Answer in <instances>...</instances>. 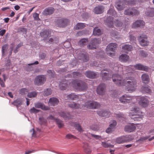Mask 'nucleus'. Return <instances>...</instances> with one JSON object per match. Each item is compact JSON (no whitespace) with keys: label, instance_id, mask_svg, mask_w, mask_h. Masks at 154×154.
I'll return each mask as SVG.
<instances>
[{"label":"nucleus","instance_id":"nucleus-53","mask_svg":"<svg viewBox=\"0 0 154 154\" xmlns=\"http://www.w3.org/2000/svg\"><path fill=\"white\" fill-rule=\"evenodd\" d=\"M39 110L35 109L34 107H33L30 109L29 112L32 114H36L39 112Z\"/></svg>","mask_w":154,"mask_h":154},{"label":"nucleus","instance_id":"nucleus-6","mask_svg":"<svg viewBox=\"0 0 154 154\" xmlns=\"http://www.w3.org/2000/svg\"><path fill=\"white\" fill-rule=\"evenodd\" d=\"M137 101L139 105L143 107H146L148 105L149 100L145 97L136 96L134 97Z\"/></svg>","mask_w":154,"mask_h":154},{"label":"nucleus","instance_id":"nucleus-21","mask_svg":"<svg viewBox=\"0 0 154 154\" xmlns=\"http://www.w3.org/2000/svg\"><path fill=\"white\" fill-rule=\"evenodd\" d=\"M117 47V44L116 43H110L106 47V51H114Z\"/></svg>","mask_w":154,"mask_h":154},{"label":"nucleus","instance_id":"nucleus-54","mask_svg":"<svg viewBox=\"0 0 154 154\" xmlns=\"http://www.w3.org/2000/svg\"><path fill=\"white\" fill-rule=\"evenodd\" d=\"M44 92V95L47 96L51 94L52 92L51 89L50 88H47L45 90Z\"/></svg>","mask_w":154,"mask_h":154},{"label":"nucleus","instance_id":"nucleus-12","mask_svg":"<svg viewBox=\"0 0 154 154\" xmlns=\"http://www.w3.org/2000/svg\"><path fill=\"white\" fill-rule=\"evenodd\" d=\"M139 12L134 8H129L124 11V14L127 15L134 16L138 15Z\"/></svg>","mask_w":154,"mask_h":154},{"label":"nucleus","instance_id":"nucleus-59","mask_svg":"<svg viewBox=\"0 0 154 154\" xmlns=\"http://www.w3.org/2000/svg\"><path fill=\"white\" fill-rule=\"evenodd\" d=\"M28 90L25 88H22L20 90V93L21 94H25L28 92Z\"/></svg>","mask_w":154,"mask_h":154},{"label":"nucleus","instance_id":"nucleus-5","mask_svg":"<svg viewBox=\"0 0 154 154\" xmlns=\"http://www.w3.org/2000/svg\"><path fill=\"white\" fill-rule=\"evenodd\" d=\"M77 58L79 60H82L83 62H86L89 60L88 54L85 51L81 50H78L76 52Z\"/></svg>","mask_w":154,"mask_h":154},{"label":"nucleus","instance_id":"nucleus-20","mask_svg":"<svg viewBox=\"0 0 154 154\" xmlns=\"http://www.w3.org/2000/svg\"><path fill=\"white\" fill-rule=\"evenodd\" d=\"M64 97H66L68 99L72 100H78L79 99V96L75 94L74 93H71L69 94H66L64 95Z\"/></svg>","mask_w":154,"mask_h":154},{"label":"nucleus","instance_id":"nucleus-36","mask_svg":"<svg viewBox=\"0 0 154 154\" xmlns=\"http://www.w3.org/2000/svg\"><path fill=\"white\" fill-rule=\"evenodd\" d=\"M93 33L95 35L99 36L101 35L102 32L100 29L97 27H96L94 29Z\"/></svg>","mask_w":154,"mask_h":154},{"label":"nucleus","instance_id":"nucleus-24","mask_svg":"<svg viewBox=\"0 0 154 154\" xmlns=\"http://www.w3.org/2000/svg\"><path fill=\"white\" fill-rule=\"evenodd\" d=\"M58 99L55 97H52L50 99L48 104L50 105L54 106L58 104Z\"/></svg>","mask_w":154,"mask_h":154},{"label":"nucleus","instance_id":"nucleus-57","mask_svg":"<svg viewBox=\"0 0 154 154\" xmlns=\"http://www.w3.org/2000/svg\"><path fill=\"white\" fill-rule=\"evenodd\" d=\"M95 63H96V62L94 63L93 64V65L95 66H99L102 68H104L105 67L106 65L104 63H102V64L101 63L100 64H98Z\"/></svg>","mask_w":154,"mask_h":154},{"label":"nucleus","instance_id":"nucleus-43","mask_svg":"<svg viewBox=\"0 0 154 154\" xmlns=\"http://www.w3.org/2000/svg\"><path fill=\"white\" fill-rule=\"evenodd\" d=\"M116 141L117 143L119 144L125 143L124 136L117 138L116 139Z\"/></svg>","mask_w":154,"mask_h":154},{"label":"nucleus","instance_id":"nucleus-28","mask_svg":"<svg viewBox=\"0 0 154 154\" xmlns=\"http://www.w3.org/2000/svg\"><path fill=\"white\" fill-rule=\"evenodd\" d=\"M85 74L86 77L90 79H94L95 78L97 75L96 73L90 71L86 72Z\"/></svg>","mask_w":154,"mask_h":154},{"label":"nucleus","instance_id":"nucleus-33","mask_svg":"<svg viewBox=\"0 0 154 154\" xmlns=\"http://www.w3.org/2000/svg\"><path fill=\"white\" fill-rule=\"evenodd\" d=\"M101 74L102 75V79L104 81L109 80L111 79V75H110L109 73L106 72L103 73L102 72Z\"/></svg>","mask_w":154,"mask_h":154},{"label":"nucleus","instance_id":"nucleus-35","mask_svg":"<svg viewBox=\"0 0 154 154\" xmlns=\"http://www.w3.org/2000/svg\"><path fill=\"white\" fill-rule=\"evenodd\" d=\"M117 117L121 122H123L126 119V117L125 115L122 113H119L117 115Z\"/></svg>","mask_w":154,"mask_h":154},{"label":"nucleus","instance_id":"nucleus-32","mask_svg":"<svg viewBox=\"0 0 154 154\" xmlns=\"http://www.w3.org/2000/svg\"><path fill=\"white\" fill-rule=\"evenodd\" d=\"M141 79L143 82L144 83H147L149 81V76L146 74H143L141 76Z\"/></svg>","mask_w":154,"mask_h":154},{"label":"nucleus","instance_id":"nucleus-49","mask_svg":"<svg viewBox=\"0 0 154 154\" xmlns=\"http://www.w3.org/2000/svg\"><path fill=\"white\" fill-rule=\"evenodd\" d=\"M88 31L86 30H83L81 31H79L76 34V35L77 36H81L86 34L87 33Z\"/></svg>","mask_w":154,"mask_h":154},{"label":"nucleus","instance_id":"nucleus-23","mask_svg":"<svg viewBox=\"0 0 154 154\" xmlns=\"http://www.w3.org/2000/svg\"><path fill=\"white\" fill-rule=\"evenodd\" d=\"M97 113L100 116L108 117L110 114V112L108 111L101 110L97 112Z\"/></svg>","mask_w":154,"mask_h":154},{"label":"nucleus","instance_id":"nucleus-41","mask_svg":"<svg viewBox=\"0 0 154 154\" xmlns=\"http://www.w3.org/2000/svg\"><path fill=\"white\" fill-rule=\"evenodd\" d=\"M83 147L85 152L89 154L91 152V149L87 143H85L83 145Z\"/></svg>","mask_w":154,"mask_h":154},{"label":"nucleus","instance_id":"nucleus-58","mask_svg":"<svg viewBox=\"0 0 154 154\" xmlns=\"http://www.w3.org/2000/svg\"><path fill=\"white\" fill-rule=\"evenodd\" d=\"M73 77L74 78H76L78 77L81 76V74L79 72H73L72 73Z\"/></svg>","mask_w":154,"mask_h":154},{"label":"nucleus","instance_id":"nucleus-56","mask_svg":"<svg viewBox=\"0 0 154 154\" xmlns=\"http://www.w3.org/2000/svg\"><path fill=\"white\" fill-rule=\"evenodd\" d=\"M23 45V43H19L14 50V53H16L18 51L19 48L22 46Z\"/></svg>","mask_w":154,"mask_h":154},{"label":"nucleus","instance_id":"nucleus-1","mask_svg":"<svg viewBox=\"0 0 154 154\" xmlns=\"http://www.w3.org/2000/svg\"><path fill=\"white\" fill-rule=\"evenodd\" d=\"M112 78L113 82L118 86H122L127 85L125 90L127 91H131L135 90L137 86V82L134 78L128 76L126 78V80H129L126 82L125 79H123L121 75L117 74H114Z\"/></svg>","mask_w":154,"mask_h":154},{"label":"nucleus","instance_id":"nucleus-8","mask_svg":"<svg viewBox=\"0 0 154 154\" xmlns=\"http://www.w3.org/2000/svg\"><path fill=\"white\" fill-rule=\"evenodd\" d=\"M46 79L45 75H37L34 79V84L35 85L38 86L42 85L45 83Z\"/></svg>","mask_w":154,"mask_h":154},{"label":"nucleus","instance_id":"nucleus-14","mask_svg":"<svg viewBox=\"0 0 154 154\" xmlns=\"http://www.w3.org/2000/svg\"><path fill=\"white\" fill-rule=\"evenodd\" d=\"M105 84L103 83L100 84L98 86L97 88V93L100 95H103L105 91Z\"/></svg>","mask_w":154,"mask_h":154},{"label":"nucleus","instance_id":"nucleus-61","mask_svg":"<svg viewBox=\"0 0 154 154\" xmlns=\"http://www.w3.org/2000/svg\"><path fill=\"white\" fill-rule=\"evenodd\" d=\"M33 17L34 20L37 21H38L40 20L39 17V14L36 13L33 14Z\"/></svg>","mask_w":154,"mask_h":154},{"label":"nucleus","instance_id":"nucleus-30","mask_svg":"<svg viewBox=\"0 0 154 154\" xmlns=\"http://www.w3.org/2000/svg\"><path fill=\"white\" fill-rule=\"evenodd\" d=\"M129 58V57L126 54H121L119 57V60L120 61L123 62H126Z\"/></svg>","mask_w":154,"mask_h":154},{"label":"nucleus","instance_id":"nucleus-60","mask_svg":"<svg viewBox=\"0 0 154 154\" xmlns=\"http://www.w3.org/2000/svg\"><path fill=\"white\" fill-rule=\"evenodd\" d=\"M116 125V121L115 120H113L112 121V123L110 124L109 127L113 129L114 128Z\"/></svg>","mask_w":154,"mask_h":154},{"label":"nucleus","instance_id":"nucleus-9","mask_svg":"<svg viewBox=\"0 0 154 154\" xmlns=\"http://www.w3.org/2000/svg\"><path fill=\"white\" fill-rule=\"evenodd\" d=\"M85 106L89 109H96L100 107V104L96 101H88L85 103Z\"/></svg>","mask_w":154,"mask_h":154},{"label":"nucleus","instance_id":"nucleus-62","mask_svg":"<svg viewBox=\"0 0 154 154\" xmlns=\"http://www.w3.org/2000/svg\"><path fill=\"white\" fill-rule=\"evenodd\" d=\"M47 72L51 77H54V72L53 70L49 69L47 71Z\"/></svg>","mask_w":154,"mask_h":154},{"label":"nucleus","instance_id":"nucleus-40","mask_svg":"<svg viewBox=\"0 0 154 154\" xmlns=\"http://www.w3.org/2000/svg\"><path fill=\"white\" fill-rule=\"evenodd\" d=\"M142 92L143 93H150L151 92L150 87L148 86L143 87L142 88Z\"/></svg>","mask_w":154,"mask_h":154},{"label":"nucleus","instance_id":"nucleus-46","mask_svg":"<svg viewBox=\"0 0 154 154\" xmlns=\"http://www.w3.org/2000/svg\"><path fill=\"white\" fill-rule=\"evenodd\" d=\"M124 137L125 142L130 141L134 139L133 137L131 135L124 136Z\"/></svg>","mask_w":154,"mask_h":154},{"label":"nucleus","instance_id":"nucleus-50","mask_svg":"<svg viewBox=\"0 0 154 154\" xmlns=\"http://www.w3.org/2000/svg\"><path fill=\"white\" fill-rule=\"evenodd\" d=\"M37 92L35 91H32L29 93L27 94L28 97L29 98L34 97L36 96Z\"/></svg>","mask_w":154,"mask_h":154},{"label":"nucleus","instance_id":"nucleus-45","mask_svg":"<svg viewBox=\"0 0 154 154\" xmlns=\"http://www.w3.org/2000/svg\"><path fill=\"white\" fill-rule=\"evenodd\" d=\"M8 48V45L5 44L4 45L2 48V54L3 56H4L6 54V52Z\"/></svg>","mask_w":154,"mask_h":154},{"label":"nucleus","instance_id":"nucleus-18","mask_svg":"<svg viewBox=\"0 0 154 154\" xmlns=\"http://www.w3.org/2000/svg\"><path fill=\"white\" fill-rule=\"evenodd\" d=\"M136 128L135 125L132 123L126 125L125 128V131L131 132L134 131Z\"/></svg>","mask_w":154,"mask_h":154},{"label":"nucleus","instance_id":"nucleus-38","mask_svg":"<svg viewBox=\"0 0 154 154\" xmlns=\"http://www.w3.org/2000/svg\"><path fill=\"white\" fill-rule=\"evenodd\" d=\"M68 106L72 108L76 109L79 108L80 107L79 104L74 103L73 102L72 103L68 104Z\"/></svg>","mask_w":154,"mask_h":154},{"label":"nucleus","instance_id":"nucleus-11","mask_svg":"<svg viewBox=\"0 0 154 154\" xmlns=\"http://www.w3.org/2000/svg\"><path fill=\"white\" fill-rule=\"evenodd\" d=\"M56 25L60 27H64L69 23V20L67 19H57L55 20Z\"/></svg>","mask_w":154,"mask_h":154},{"label":"nucleus","instance_id":"nucleus-15","mask_svg":"<svg viewBox=\"0 0 154 154\" xmlns=\"http://www.w3.org/2000/svg\"><path fill=\"white\" fill-rule=\"evenodd\" d=\"M125 3L124 2L119 0L116 3L115 7L118 11L123 10L125 7Z\"/></svg>","mask_w":154,"mask_h":154},{"label":"nucleus","instance_id":"nucleus-13","mask_svg":"<svg viewBox=\"0 0 154 154\" xmlns=\"http://www.w3.org/2000/svg\"><path fill=\"white\" fill-rule=\"evenodd\" d=\"M147 36L145 35L142 34L138 37V40L140 45L142 46L148 45L149 42L146 40Z\"/></svg>","mask_w":154,"mask_h":154},{"label":"nucleus","instance_id":"nucleus-39","mask_svg":"<svg viewBox=\"0 0 154 154\" xmlns=\"http://www.w3.org/2000/svg\"><path fill=\"white\" fill-rule=\"evenodd\" d=\"M114 22L116 26L117 27H119V29H122L123 28L124 29V28L122 27V23L120 21H119L118 20H116Z\"/></svg>","mask_w":154,"mask_h":154},{"label":"nucleus","instance_id":"nucleus-3","mask_svg":"<svg viewBox=\"0 0 154 154\" xmlns=\"http://www.w3.org/2000/svg\"><path fill=\"white\" fill-rule=\"evenodd\" d=\"M129 116L135 121H140L143 117V113L137 106L133 107L129 113Z\"/></svg>","mask_w":154,"mask_h":154},{"label":"nucleus","instance_id":"nucleus-7","mask_svg":"<svg viewBox=\"0 0 154 154\" xmlns=\"http://www.w3.org/2000/svg\"><path fill=\"white\" fill-rule=\"evenodd\" d=\"M100 42L101 39L100 38H92L91 42L87 46V48L91 50L95 49Z\"/></svg>","mask_w":154,"mask_h":154},{"label":"nucleus","instance_id":"nucleus-19","mask_svg":"<svg viewBox=\"0 0 154 154\" xmlns=\"http://www.w3.org/2000/svg\"><path fill=\"white\" fill-rule=\"evenodd\" d=\"M35 107L37 108H40L42 110H47L49 109V108L48 106H46L44 104L41 103H35Z\"/></svg>","mask_w":154,"mask_h":154},{"label":"nucleus","instance_id":"nucleus-44","mask_svg":"<svg viewBox=\"0 0 154 154\" xmlns=\"http://www.w3.org/2000/svg\"><path fill=\"white\" fill-rule=\"evenodd\" d=\"M56 123L59 128H61L64 126V123L62 121L60 120L59 119H56Z\"/></svg>","mask_w":154,"mask_h":154},{"label":"nucleus","instance_id":"nucleus-27","mask_svg":"<svg viewBox=\"0 0 154 154\" xmlns=\"http://www.w3.org/2000/svg\"><path fill=\"white\" fill-rule=\"evenodd\" d=\"M145 14L147 16L150 17L154 16V8H148L145 12Z\"/></svg>","mask_w":154,"mask_h":154},{"label":"nucleus","instance_id":"nucleus-25","mask_svg":"<svg viewBox=\"0 0 154 154\" xmlns=\"http://www.w3.org/2000/svg\"><path fill=\"white\" fill-rule=\"evenodd\" d=\"M134 68L140 70L147 71L148 68L146 66H144L140 64H136L134 66Z\"/></svg>","mask_w":154,"mask_h":154},{"label":"nucleus","instance_id":"nucleus-64","mask_svg":"<svg viewBox=\"0 0 154 154\" xmlns=\"http://www.w3.org/2000/svg\"><path fill=\"white\" fill-rule=\"evenodd\" d=\"M71 45L70 43L68 41H66L64 42L63 45L64 47L66 48H68Z\"/></svg>","mask_w":154,"mask_h":154},{"label":"nucleus","instance_id":"nucleus-37","mask_svg":"<svg viewBox=\"0 0 154 154\" xmlns=\"http://www.w3.org/2000/svg\"><path fill=\"white\" fill-rule=\"evenodd\" d=\"M85 27V24L84 23H77L74 28L75 29H82Z\"/></svg>","mask_w":154,"mask_h":154},{"label":"nucleus","instance_id":"nucleus-34","mask_svg":"<svg viewBox=\"0 0 154 154\" xmlns=\"http://www.w3.org/2000/svg\"><path fill=\"white\" fill-rule=\"evenodd\" d=\"M88 41V38H83L80 40L79 42V45L80 46H83L85 45Z\"/></svg>","mask_w":154,"mask_h":154},{"label":"nucleus","instance_id":"nucleus-52","mask_svg":"<svg viewBox=\"0 0 154 154\" xmlns=\"http://www.w3.org/2000/svg\"><path fill=\"white\" fill-rule=\"evenodd\" d=\"M39 120L41 125H45L47 123V120L44 119L43 117H40L39 118Z\"/></svg>","mask_w":154,"mask_h":154},{"label":"nucleus","instance_id":"nucleus-4","mask_svg":"<svg viewBox=\"0 0 154 154\" xmlns=\"http://www.w3.org/2000/svg\"><path fill=\"white\" fill-rule=\"evenodd\" d=\"M107 16L109 17H107L105 20V24L109 28H113V17L117 16V13L114 10V7L111 5L110 8L108 11L107 13Z\"/></svg>","mask_w":154,"mask_h":154},{"label":"nucleus","instance_id":"nucleus-31","mask_svg":"<svg viewBox=\"0 0 154 154\" xmlns=\"http://www.w3.org/2000/svg\"><path fill=\"white\" fill-rule=\"evenodd\" d=\"M122 49L127 52V51H131L133 49L132 46L130 45H125L122 47Z\"/></svg>","mask_w":154,"mask_h":154},{"label":"nucleus","instance_id":"nucleus-63","mask_svg":"<svg viewBox=\"0 0 154 154\" xmlns=\"http://www.w3.org/2000/svg\"><path fill=\"white\" fill-rule=\"evenodd\" d=\"M66 138L67 139H71L72 138H74V139H76L77 138L75 136H73V135H72L71 134H67L66 136Z\"/></svg>","mask_w":154,"mask_h":154},{"label":"nucleus","instance_id":"nucleus-17","mask_svg":"<svg viewBox=\"0 0 154 154\" xmlns=\"http://www.w3.org/2000/svg\"><path fill=\"white\" fill-rule=\"evenodd\" d=\"M145 25V22L142 20H137L134 22L132 25L133 28L142 27Z\"/></svg>","mask_w":154,"mask_h":154},{"label":"nucleus","instance_id":"nucleus-42","mask_svg":"<svg viewBox=\"0 0 154 154\" xmlns=\"http://www.w3.org/2000/svg\"><path fill=\"white\" fill-rule=\"evenodd\" d=\"M12 104L16 106L17 107L19 106L22 104V101L19 99H17V100L14 101L12 103Z\"/></svg>","mask_w":154,"mask_h":154},{"label":"nucleus","instance_id":"nucleus-22","mask_svg":"<svg viewBox=\"0 0 154 154\" xmlns=\"http://www.w3.org/2000/svg\"><path fill=\"white\" fill-rule=\"evenodd\" d=\"M104 7L101 5H98L94 9V12L97 14H100L103 12Z\"/></svg>","mask_w":154,"mask_h":154},{"label":"nucleus","instance_id":"nucleus-47","mask_svg":"<svg viewBox=\"0 0 154 154\" xmlns=\"http://www.w3.org/2000/svg\"><path fill=\"white\" fill-rule=\"evenodd\" d=\"M125 68L126 71L128 73H133L134 72V67L132 66H129L126 67H124Z\"/></svg>","mask_w":154,"mask_h":154},{"label":"nucleus","instance_id":"nucleus-55","mask_svg":"<svg viewBox=\"0 0 154 154\" xmlns=\"http://www.w3.org/2000/svg\"><path fill=\"white\" fill-rule=\"evenodd\" d=\"M102 145L105 148L112 147L113 146V145L105 142H102Z\"/></svg>","mask_w":154,"mask_h":154},{"label":"nucleus","instance_id":"nucleus-10","mask_svg":"<svg viewBox=\"0 0 154 154\" xmlns=\"http://www.w3.org/2000/svg\"><path fill=\"white\" fill-rule=\"evenodd\" d=\"M134 97L130 96L129 94H125L119 98V100L122 103H126L131 102Z\"/></svg>","mask_w":154,"mask_h":154},{"label":"nucleus","instance_id":"nucleus-26","mask_svg":"<svg viewBox=\"0 0 154 154\" xmlns=\"http://www.w3.org/2000/svg\"><path fill=\"white\" fill-rule=\"evenodd\" d=\"M54 9L53 8L50 7L46 8L44 11L43 13L44 15H50L54 12Z\"/></svg>","mask_w":154,"mask_h":154},{"label":"nucleus","instance_id":"nucleus-2","mask_svg":"<svg viewBox=\"0 0 154 154\" xmlns=\"http://www.w3.org/2000/svg\"><path fill=\"white\" fill-rule=\"evenodd\" d=\"M70 86L80 91H84L87 88L86 83L81 80H73L71 81V80L64 79L59 85L60 88L62 90H65L66 88Z\"/></svg>","mask_w":154,"mask_h":154},{"label":"nucleus","instance_id":"nucleus-51","mask_svg":"<svg viewBox=\"0 0 154 154\" xmlns=\"http://www.w3.org/2000/svg\"><path fill=\"white\" fill-rule=\"evenodd\" d=\"M58 41V38L57 37H54L53 38H50L48 40V42L50 43H57Z\"/></svg>","mask_w":154,"mask_h":154},{"label":"nucleus","instance_id":"nucleus-16","mask_svg":"<svg viewBox=\"0 0 154 154\" xmlns=\"http://www.w3.org/2000/svg\"><path fill=\"white\" fill-rule=\"evenodd\" d=\"M51 31L49 30H45L40 32V35L41 37L43 38V40L45 41L50 36Z\"/></svg>","mask_w":154,"mask_h":154},{"label":"nucleus","instance_id":"nucleus-29","mask_svg":"<svg viewBox=\"0 0 154 154\" xmlns=\"http://www.w3.org/2000/svg\"><path fill=\"white\" fill-rule=\"evenodd\" d=\"M59 116L63 117L64 119H71L70 114L69 113H66L63 112H61L59 113Z\"/></svg>","mask_w":154,"mask_h":154},{"label":"nucleus","instance_id":"nucleus-48","mask_svg":"<svg viewBox=\"0 0 154 154\" xmlns=\"http://www.w3.org/2000/svg\"><path fill=\"white\" fill-rule=\"evenodd\" d=\"M74 126L75 129L79 132H81L83 131V130L82 128L81 125L79 124L76 122L75 123H74Z\"/></svg>","mask_w":154,"mask_h":154}]
</instances>
